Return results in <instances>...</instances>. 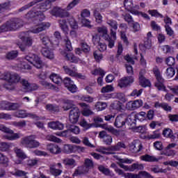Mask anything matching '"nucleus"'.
Instances as JSON below:
<instances>
[{"instance_id":"f257e3e1","label":"nucleus","mask_w":178,"mask_h":178,"mask_svg":"<svg viewBox=\"0 0 178 178\" xmlns=\"http://www.w3.org/2000/svg\"><path fill=\"white\" fill-rule=\"evenodd\" d=\"M24 60H27L29 62V63H31V65H34L37 69H41V67L44 66V63L40 56H37V54L30 53L26 56L24 60L22 59L19 61V63L16 65L17 70H30V69H31V66L29 65V64H26V61Z\"/></svg>"},{"instance_id":"f03ea898","label":"nucleus","mask_w":178,"mask_h":178,"mask_svg":"<svg viewBox=\"0 0 178 178\" xmlns=\"http://www.w3.org/2000/svg\"><path fill=\"white\" fill-rule=\"evenodd\" d=\"M26 17H35L37 20L36 24L31 30V32L33 33V34H38V33H41V31H44V30H47L49 27H51L49 22H41V20L45 19V15L41 12H38L36 16L34 12L29 13L26 15Z\"/></svg>"},{"instance_id":"7ed1b4c3","label":"nucleus","mask_w":178,"mask_h":178,"mask_svg":"<svg viewBox=\"0 0 178 178\" xmlns=\"http://www.w3.org/2000/svg\"><path fill=\"white\" fill-rule=\"evenodd\" d=\"M1 80H6L8 84L4 85L6 90H15V84L20 81V75L15 72H0Z\"/></svg>"},{"instance_id":"20e7f679","label":"nucleus","mask_w":178,"mask_h":178,"mask_svg":"<svg viewBox=\"0 0 178 178\" xmlns=\"http://www.w3.org/2000/svg\"><path fill=\"white\" fill-rule=\"evenodd\" d=\"M81 1V0H73L67 6L65 10L56 7L51 10V15H52V16H56L57 17H66L69 16V13L67 12V10H72L74 6L80 3Z\"/></svg>"},{"instance_id":"39448f33","label":"nucleus","mask_w":178,"mask_h":178,"mask_svg":"<svg viewBox=\"0 0 178 178\" xmlns=\"http://www.w3.org/2000/svg\"><path fill=\"white\" fill-rule=\"evenodd\" d=\"M133 162H134V161L132 159H120L118 161V165L122 169L128 172H134V170H143V169H144V165L140 164L138 163H134L130 166L123 164V163L130 164V163H133Z\"/></svg>"},{"instance_id":"423d86ee","label":"nucleus","mask_w":178,"mask_h":178,"mask_svg":"<svg viewBox=\"0 0 178 178\" xmlns=\"http://www.w3.org/2000/svg\"><path fill=\"white\" fill-rule=\"evenodd\" d=\"M97 31L104 37L105 40L108 41V48H113L115 47V41L116 40V32L113 31V30L111 29V37L108 35V29L106 26H101L97 28Z\"/></svg>"},{"instance_id":"0eeeda50","label":"nucleus","mask_w":178,"mask_h":178,"mask_svg":"<svg viewBox=\"0 0 178 178\" xmlns=\"http://www.w3.org/2000/svg\"><path fill=\"white\" fill-rule=\"evenodd\" d=\"M23 26V22L19 19H15L13 21L8 22L6 25L2 26L0 29V33L3 31H13L20 29Z\"/></svg>"},{"instance_id":"6e6552de","label":"nucleus","mask_w":178,"mask_h":178,"mask_svg":"<svg viewBox=\"0 0 178 178\" xmlns=\"http://www.w3.org/2000/svg\"><path fill=\"white\" fill-rule=\"evenodd\" d=\"M84 166L78 167L74 172L73 173L72 176L76 177L77 176H81V175H86V173H88L89 169L94 168V162L92 160L90 159H85Z\"/></svg>"},{"instance_id":"1a4fd4ad","label":"nucleus","mask_w":178,"mask_h":178,"mask_svg":"<svg viewBox=\"0 0 178 178\" xmlns=\"http://www.w3.org/2000/svg\"><path fill=\"white\" fill-rule=\"evenodd\" d=\"M0 131H3L6 134L3 136V138L6 140H10L13 141L17 140L22 137V134L19 133H13L12 129H10L8 127H6L4 124H0Z\"/></svg>"},{"instance_id":"9d476101","label":"nucleus","mask_w":178,"mask_h":178,"mask_svg":"<svg viewBox=\"0 0 178 178\" xmlns=\"http://www.w3.org/2000/svg\"><path fill=\"white\" fill-rule=\"evenodd\" d=\"M35 138L36 137L34 135L26 136L21 140V144L26 148H38L41 145V143L35 140Z\"/></svg>"},{"instance_id":"9b49d317","label":"nucleus","mask_w":178,"mask_h":178,"mask_svg":"<svg viewBox=\"0 0 178 178\" xmlns=\"http://www.w3.org/2000/svg\"><path fill=\"white\" fill-rule=\"evenodd\" d=\"M120 148H125V145L123 143L119 142L116 145L111 146L109 147H100L97 151V152H101V154H104L105 155H111L115 154V151H120Z\"/></svg>"},{"instance_id":"f8f14e48","label":"nucleus","mask_w":178,"mask_h":178,"mask_svg":"<svg viewBox=\"0 0 178 178\" xmlns=\"http://www.w3.org/2000/svg\"><path fill=\"white\" fill-rule=\"evenodd\" d=\"M153 72L157 80V83H155V87H156V88L160 91H166V88L165 87V85H163V82L165 81V80L162 77V75L161 74V72H159V69H158V67H155L153 69Z\"/></svg>"},{"instance_id":"ddd939ff","label":"nucleus","mask_w":178,"mask_h":178,"mask_svg":"<svg viewBox=\"0 0 178 178\" xmlns=\"http://www.w3.org/2000/svg\"><path fill=\"white\" fill-rule=\"evenodd\" d=\"M13 116L19 119H24L26 118H31V119H34L35 120H40L41 119L40 117L35 115V114L27 113L26 110H18L13 113Z\"/></svg>"},{"instance_id":"4468645a","label":"nucleus","mask_w":178,"mask_h":178,"mask_svg":"<svg viewBox=\"0 0 178 178\" xmlns=\"http://www.w3.org/2000/svg\"><path fill=\"white\" fill-rule=\"evenodd\" d=\"M20 108V104L16 103H10L9 102L3 101L0 103V109L1 111H16Z\"/></svg>"},{"instance_id":"2eb2a0df","label":"nucleus","mask_w":178,"mask_h":178,"mask_svg":"<svg viewBox=\"0 0 178 178\" xmlns=\"http://www.w3.org/2000/svg\"><path fill=\"white\" fill-rule=\"evenodd\" d=\"M80 118V110L77 107L72 108L70 111L69 120L72 124H76Z\"/></svg>"},{"instance_id":"dca6fc26","label":"nucleus","mask_w":178,"mask_h":178,"mask_svg":"<svg viewBox=\"0 0 178 178\" xmlns=\"http://www.w3.org/2000/svg\"><path fill=\"white\" fill-rule=\"evenodd\" d=\"M118 83L120 88H126L134 83V78L133 76H124L118 80Z\"/></svg>"},{"instance_id":"f3484780","label":"nucleus","mask_w":178,"mask_h":178,"mask_svg":"<svg viewBox=\"0 0 178 178\" xmlns=\"http://www.w3.org/2000/svg\"><path fill=\"white\" fill-rule=\"evenodd\" d=\"M14 152L17 158H19V159H21V160L15 161V163H17V165H20L21 163H23V160L27 159V154H26V153H24V152L21 149H19V147H15Z\"/></svg>"},{"instance_id":"a211bd4d","label":"nucleus","mask_w":178,"mask_h":178,"mask_svg":"<svg viewBox=\"0 0 178 178\" xmlns=\"http://www.w3.org/2000/svg\"><path fill=\"white\" fill-rule=\"evenodd\" d=\"M63 69L67 74H69V76H72V77H78V79H86V76L77 73V69H76L75 67H73L72 70L67 67V66H64Z\"/></svg>"},{"instance_id":"6ab92c4d","label":"nucleus","mask_w":178,"mask_h":178,"mask_svg":"<svg viewBox=\"0 0 178 178\" xmlns=\"http://www.w3.org/2000/svg\"><path fill=\"white\" fill-rule=\"evenodd\" d=\"M61 54H63V56H65L67 60L72 62V63H80V65H86V62L83 61V60L76 58V56H74V54L72 53L66 54V52L63 51L61 52Z\"/></svg>"},{"instance_id":"aec40b11","label":"nucleus","mask_w":178,"mask_h":178,"mask_svg":"<svg viewBox=\"0 0 178 178\" xmlns=\"http://www.w3.org/2000/svg\"><path fill=\"white\" fill-rule=\"evenodd\" d=\"M21 83L24 90L26 92H30V91H35V90L38 89V86H37V84L35 83L30 84V83H29V81L26 79H22Z\"/></svg>"},{"instance_id":"412c9836","label":"nucleus","mask_w":178,"mask_h":178,"mask_svg":"<svg viewBox=\"0 0 178 178\" xmlns=\"http://www.w3.org/2000/svg\"><path fill=\"white\" fill-rule=\"evenodd\" d=\"M64 84L66 88L70 91V92H77V86L74 85V82H73L70 78H65L64 79Z\"/></svg>"},{"instance_id":"4be33fe9","label":"nucleus","mask_w":178,"mask_h":178,"mask_svg":"<svg viewBox=\"0 0 178 178\" xmlns=\"http://www.w3.org/2000/svg\"><path fill=\"white\" fill-rule=\"evenodd\" d=\"M47 151H49L50 154L58 155V154H60L62 152V149H60L58 145L50 143L47 145Z\"/></svg>"},{"instance_id":"5701e85b","label":"nucleus","mask_w":178,"mask_h":178,"mask_svg":"<svg viewBox=\"0 0 178 178\" xmlns=\"http://www.w3.org/2000/svg\"><path fill=\"white\" fill-rule=\"evenodd\" d=\"M124 5L125 7V9L130 12L133 15L132 12H136L137 10L136 9H140V6H135L133 4V0H124Z\"/></svg>"},{"instance_id":"b1692460","label":"nucleus","mask_w":178,"mask_h":178,"mask_svg":"<svg viewBox=\"0 0 178 178\" xmlns=\"http://www.w3.org/2000/svg\"><path fill=\"white\" fill-rule=\"evenodd\" d=\"M126 115H120L116 117L114 126L118 128L123 127L126 124Z\"/></svg>"},{"instance_id":"393cba45","label":"nucleus","mask_w":178,"mask_h":178,"mask_svg":"<svg viewBox=\"0 0 178 178\" xmlns=\"http://www.w3.org/2000/svg\"><path fill=\"white\" fill-rule=\"evenodd\" d=\"M140 161H144L145 162H158L162 159V156L156 157L155 156H151L149 154H145L140 156Z\"/></svg>"},{"instance_id":"a878e982","label":"nucleus","mask_w":178,"mask_h":178,"mask_svg":"<svg viewBox=\"0 0 178 178\" xmlns=\"http://www.w3.org/2000/svg\"><path fill=\"white\" fill-rule=\"evenodd\" d=\"M99 137H100V138H102L103 142L106 145H111L112 144V136L106 134V132L105 131H101L99 134Z\"/></svg>"},{"instance_id":"bb28decb","label":"nucleus","mask_w":178,"mask_h":178,"mask_svg":"<svg viewBox=\"0 0 178 178\" xmlns=\"http://www.w3.org/2000/svg\"><path fill=\"white\" fill-rule=\"evenodd\" d=\"M129 148L132 152H140L143 149V145L140 140H135L130 145Z\"/></svg>"},{"instance_id":"cd10ccee","label":"nucleus","mask_w":178,"mask_h":178,"mask_svg":"<svg viewBox=\"0 0 178 178\" xmlns=\"http://www.w3.org/2000/svg\"><path fill=\"white\" fill-rule=\"evenodd\" d=\"M19 38L22 40L25 47H31V45H33V39L29 37L26 33H21Z\"/></svg>"},{"instance_id":"c85d7f7f","label":"nucleus","mask_w":178,"mask_h":178,"mask_svg":"<svg viewBox=\"0 0 178 178\" xmlns=\"http://www.w3.org/2000/svg\"><path fill=\"white\" fill-rule=\"evenodd\" d=\"M136 122H137V120L136 118V114L131 113L128 117H127V119L125 120V124H128V126H131L132 129H134L136 127Z\"/></svg>"},{"instance_id":"c756f323","label":"nucleus","mask_w":178,"mask_h":178,"mask_svg":"<svg viewBox=\"0 0 178 178\" xmlns=\"http://www.w3.org/2000/svg\"><path fill=\"white\" fill-rule=\"evenodd\" d=\"M48 127L52 130H63L65 126L59 121H54L48 123Z\"/></svg>"},{"instance_id":"7c9ffc66","label":"nucleus","mask_w":178,"mask_h":178,"mask_svg":"<svg viewBox=\"0 0 178 178\" xmlns=\"http://www.w3.org/2000/svg\"><path fill=\"white\" fill-rule=\"evenodd\" d=\"M80 106L83 108L82 115L83 116H90L91 115H94V113L90 108V106L86 103H81L79 104Z\"/></svg>"},{"instance_id":"2f4dec72","label":"nucleus","mask_w":178,"mask_h":178,"mask_svg":"<svg viewBox=\"0 0 178 178\" xmlns=\"http://www.w3.org/2000/svg\"><path fill=\"white\" fill-rule=\"evenodd\" d=\"M49 79L51 80V81H53V83L57 84L58 86L62 84V78L58 74L52 73L50 74Z\"/></svg>"},{"instance_id":"473e14b6","label":"nucleus","mask_w":178,"mask_h":178,"mask_svg":"<svg viewBox=\"0 0 178 178\" xmlns=\"http://www.w3.org/2000/svg\"><path fill=\"white\" fill-rule=\"evenodd\" d=\"M58 23L62 31H63L65 34H67L69 33V26H67L66 19H61L58 21Z\"/></svg>"},{"instance_id":"72a5a7b5","label":"nucleus","mask_w":178,"mask_h":178,"mask_svg":"<svg viewBox=\"0 0 178 178\" xmlns=\"http://www.w3.org/2000/svg\"><path fill=\"white\" fill-rule=\"evenodd\" d=\"M106 106H108L106 103L103 102H97L95 104V111H97V112L105 111V109H106Z\"/></svg>"},{"instance_id":"f704fd0d","label":"nucleus","mask_w":178,"mask_h":178,"mask_svg":"<svg viewBox=\"0 0 178 178\" xmlns=\"http://www.w3.org/2000/svg\"><path fill=\"white\" fill-rule=\"evenodd\" d=\"M42 54L45 56V58H47L48 59H54V52L49 50L48 47H44L42 49Z\"/></svg>"},{"instance_id":"c9c22d12","label":"nucleus","mask_w":178,"mask_h":178,"mask_svg":"<svg viewBox=\"0 0 178 178\" xmlns=\"http://www.w3.org/2000/svg\"><path fill=\"white\" fill-rule=\"evenodd\" d=\"M75 145L67 144L64 145L63 151L65 154H73L74 153Z\"/></svg>"},{"instance_id":"e433bc0d","label":"nucleus","mask_w":178,"mask_h":178,"mask_svg":"<svg viewBox=\"0 0 178 178\" xmlns=\"http://www.w3.org/2000/svg\"><path fill=\"white\" fill-rule=\"evenodd\" d=\"M40 165V159H29L26 161V165L29 168H33V166H38Z\"/></svg>"},{"instance_id":"4c0bfd02","label":"nucleus","mask_w":178,"mask_h":178,"mask_svg":"<svg viewBox=\"0 0 178 178\" xmlns=\"http://www.w3.org/2000/svg\"><path fill=\"white\" fill-rule=\"evenodd\" d=\"M54 37L56 38V40H54V38H51V44L53 45H59V41L62 40V35H60V32L56 31L54 33Z\"/></svg>"},{"instance_id":"58836bf2","label":"nucleus","mask_w":178,"mask_h":178,"mask_svg":"<svg viewBox=\"0 0 178 178\" xmlns=\"http://www.w3.org/2000/svg\"><path fill=\"white\" fill-rule=\"evenodd\" d=\"M63 163L64 165H65V166H70V168H74V166H76L77 165L74 159H65L63 160Z\"/></svg>"},{"instance_id":"ea45409f","label":"nucleus","mask_w":178,"mask_h":178,"mask_svg":"<svg viewBox=\"0 0 178 178\" xmlns=\"http://www.w3.org/2000/svg\"><path fill=\"white\" fill-rule=\"evenodd\" d=\"M56 164L53 163L50 165V173L54 176H59L62 174V170L59 169H56Z\"/></svg>"},{"instance_id":"a19ab883","label":"nucleus","mask_w":178,"mask_h":178,"mask_svg":"<svg viewBox=\"0 0 178 178\" xmlns=\"http://www.w3.org/2000/svg\"><path fill=\"white\" fill-rule=\"evenodd\" d=\"M115 91V88L113 85H106V86H104L101 89L102 94H106L108 92H113Z\"/></svg>"},{"instance_id":"79ce46f5","label":"nucleus","mask_w":178,"mask_h":178,"mask_svg":"<svg viewBox=\"0 0 178 178\" xmlns=\"http://www.w3.org/2000/svg\"><path fill=\"white\" fill-rule=\"evenodd\" d=\"M176 74V71L175 70V68L170 67L166 69L165 75L168 79H172L173 76Z\"/></svg>"},{"instance_id":"37998d69","label":"nucleus","mask_w":178,"mask_h":178,"mask_svg":"<svg viewBox=\"0 0 178 178\" xmlns=\"http://www.w3.org/2000/svg\"><path fill=\"white\" fill-rule=\"evenodd\" d=\"M113 109H117V111H123V104L119 101H115L111 105Z\"/></svg>"},{"instance_id":"c03bdc74","label":"nucleus","mask_w":178,"mask_h":178,"mask_svg":"<svg viewBox=\"0 0 178 178\" xmlns=\"http://www.w3.org/2000/svg\"><path fill=\"white\" fill-rule=\"evenodd\" d=\"M72 105H73V101H72V100H64L63 102V109L64 111H69V109L72 108Z\"/></svg>"},{"instance_id":"a18cd8bd","label":"nucleus","mask_w":178,"mask_h":178,"mask_svg":"<svg viewBox=\"0 0 178 178\" xmlns=\"http://www.w3.org/2000/svg\"><path fill=\"white\" fill-rule=\"evenodd\" d=\"M132 15H135L136 16H141L143 17V19H145L146 20H150L149 15L145 13L138 11L137 10L136 11H132Z\"/></svg>"},{"instance_id":"49530a36","label":"nucleus","mask_w":178,"mask_h":178,"mask_svg":"<svg viewBox=\"0 0 178 178\" xmlns=\"http://www.w3.org/2000/svg\"><path fill=\"white\" fill-rule=\"evenodd\" d=\"M131 27H132V31L134 33H138V31H140L141 26H140V24L138 22H133L129 25Z\"/></svg>"},{"instance_id":"de8ad7c7","label":"nucleus","mask_w":178,"mask_h":178,"mask_svg":"<svg viewBox=\"0 0 178 178\" xmlns=\"http://www.w3.org/2000/svg\"><path fill=\"white\" fill-rule=\"evenodd\" d=\"M136 120H140V122H144L147 119V113L144 111H141L139 113L135 114Z\"/></svg>"},{"instance_id":"09e8293b","label":"nucleus","mask_w":178,"mask_h":178,"mask_svg":"<svg viewBox=\"0 0 178 178\" xmlns=\"http://www.w3.org/2000/svg\"><path fill=\"white\" fill-rule=\"evenodd\" d=\"M91 74H93V76H101L102 77H104V76H105V71L101 68H97L92 70Z\"/></svg>"},{"instance_id":"8fccbe9b","label":"nucleus","mask_w":178,"mask_h":178,"mask_svg":"<svg viewBox=\"0 0 178 178\" xmlns=\"http://www.w3.org/2000/svg\"><path fill=\"white\" fill-rule=\"evenodd\" d=\"M46 140H47V141H51L53 143H57L58 144L62 143V140L53 135H47L46 136Z\"/></svg>"},{"instance_id":"3c124183","label":"nucleus","mask_w":178,"mask_h":178,"mask_svg":"<svg viewBox=\"0 0 178 178\" xmlns=\"http://www.w3.org/2000/svg\"><path fill=\"white\" fill-rule=\"evenodd\" d=\"M93 15H94V17L95 19L96 23L101 24V23H102V15H101V13H99V12H98L97 10H95L93 12Z\"/></svg>"},{"instance_id":"603ef678","label":"nucleus","mask_w":178,"mask_h":178,"mask_svg":"<svg viewBox=\"0 0 178 178\" xmlns=\"http://www.w3.org/2000/svg\"><path fill=\"white\" fill-rule=\"evenodd\" d=\"M163 135L168 138H173V131L169 128H166L163 130Z\"/></svg>"},{"instance_id":"864d4df0","label":"nucleus","mask_w":178,"mask_h":178,"mask_svg":"<svg viewBox=\"0 0 178 178\" xmlns=\"http://www.w3.org/2000/svg\"><path fill=\"white\" fill-rule=\"evenodd\" d=\"M148 13L149 15H151L153 17H161V19H163V15L159 13V12H158V10H149Z\"/></svg>"},{"instance_id":"5fc2aeb1","label":"nucleus","mask_w":178,"mask_h":178,"mask_svg":"<svg viewBox=\"0 0 178 178\" xmlns=\"http://www.w3.org/2000/svg\"><path fill=\"white\" fill-rule=\"evenodd\" d=\"M99 170L104 173V175H106V176H113V174L109 170V169L106 168L102 165L99 166Z\"/></svg>"},{"instance_id":"6e6d98bb","label":"nucleus","mask_w":178,"mask_h":178,"mask_svg":"<svg viewBox=\"0 0 178 178\" xmlns=\"http://www.w3.org/2000/svg\"><path fill=\"white\" fill-rule=\"evenodd\" d=\"M138 178H153L147 171H140L137 174Z\"/></svg>"},{"instance_id":"4d7b16f0","label":"nucleus","mask_w":178,"mask_h":178,"mask_svg":"<svg viewBox=\"0 0 178 178\" xmlns=\"http://www.w3.org/2000/svg\"><path fill=\"white\" fill-rule=\"evenodd\" d=\"M17 55H19L17 51H12L6 54V58L7 59L12 60L15 59V58H17Z\"/></svg>"},{"instance_id":"13d9d810","label":"nucleus","mask_w":178,"mask_h":178,"mask_svg":"<svg viewBox=\"0 0 178 178\" xmlns=\"http://www.w3.org/2000/svg\"><path fill=\"white\" fill-rule=\"evenodd\" d=\"M40 84H42V86H43L46 88H49L50 90H55V86L52 83L47 82L44 80L40 81Z\"/></svg>"},{"instance_id":"bf43d9fd","label":"nucleus","mask_w":178,"mask_h":178,"mask_svg":"<svg viewBox=\"0 0 178 178\" xmlns=\"http://www.w3.org/2000/svg\"><path fill=\"white\" fill-rule=\"evenodd\" d=\"M0 163L6 165V166H8V163H9V159L2 153L0 154Z\"/></svg>"},{"instance_id":"052dcab7","label":"nucleus","mask_w":178,"mask_h":178,"mask_svg":"<svg viewBox=\"0 0 178 178\" xmlns=\"http://www.w3.org/2000/svg\"><path fill=\"white\" fill-rule=\"evenodd\" d=\"M132 104L134 105V110L135 111V109H138V108L143 106V100L137 99L132 101Z\"/></svg>"},{"instance_id":"680f3d73","label":"nucleus","mask_w":178,"mask_h":178,"mask_svg":"<svg viewBox=\"0 0 178 178\" xmlns=\"http://www.w3.org/2000/svg\"><path fill=\"white\" fill-rule=\"evenodd\" d=\"M107 24L111 27V30H118V22L112 19H108L107 21Z\"/></svg>"},{"instance_id":"e2e57ef3","label":"nucleus","mask_w":178,"mask_h":178,"mask_svg":"<svg viewBox=\"0 0 178 178\" xmlns=\"http://www.w3.org/2000/svg\"><path fill=\"white\" fill-rule=\"evenodd\" d=\"M165 63L168 66H173L176 63V59L172 56H170L166 58Z\"/></svg>"},{"instance_id":"0e129e2a","label":"nucleus","mask_w":178,"mask_h":178,"mask_svg":"<svg viewBox=\"0 0 178 178\" xmlns=\"http://www.w3.org/2000/svg\"><path fill=\"white\" fill-rule=\"evenodd\" d=\"M139 83L142 87H149V86H151V82L145 78H143V79H139Z\"/></svg>"},{"instance_id":"69168bd1","label":"nucleus","mask_w":178,"mask_h":178,"mask_svg":"<svg viewBox=\"0 0 178 178\" xmlns=\"http://www.w3.org/2000/svg\"><path fill=\"white\" fill-rule=\"evenodd\" d=\"M141 94H143L142 89H140V90L135 89L132 91L130 96L134 97V98H137L138 97H140V95H141Z\"/></svg>"},{"instance_id":"338daca9","label":"nucleus","mask_w":178,"mask_h":178,"mask_svg":"<svg viewBox=\"0 0 178 178\" xmlns=\"http://www.w3.org/2000/svg\"><path fill=\"white\" fill-rule=\"evenodd\" d=\"M9 148H10V145H9L8 143L3 142L0 143V151L5 152L8 151Z\"/></svg>"},{"instance_id":"774afa93","label":"nucleus","mask_w":178,"mask_h":178,"mask_svg":"<svg viewBox=\"0 0 178 178\" xmlns=\"http://www.w3.org/2000/svg\"><path fill=\"white\" fill-rule=\"evenodd\" d=\"M69 130L74 134H80V128L77 126L72 125L70 127Z\"/></svg>"}]
</instances>
